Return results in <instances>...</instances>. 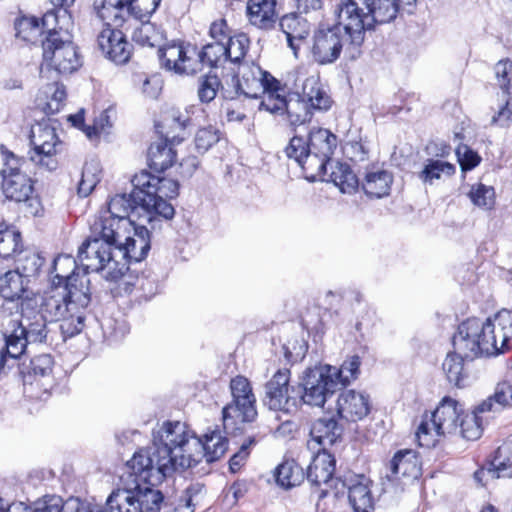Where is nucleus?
Here are the masks:
<instances>
[{"label":"nucleus","mask_w":512,"mask_h":512,"mask_svg":"<svg viewBox=\"0 0 512 512\" xmlns=\"http://www.w3.org/2000/svg\"><path fill=\"white\" fill-rule=\"evenodd\" d=\"M328 167L331 172H327L324 178H320L321 180L333 182L343 193L351 194L357 190L359 180L349 165L340 162L334 163L332 161L331 165H328Z\"/></svg>","instance_id":"obj_36"},{"label":"nucleus","mask_w":512,"mask_h":512,"mask_svg":"<svg viewBox=\"0 0 512 512\" xmlns=\"http://www.w3.org/2000/svg\"><path fill=\"white\" fill-rule=\"evenodd\" d=\"M287 158L294 160L308 175L309 145L307 138L293 136L284 149Z\"/></svg>","instance_id":"obj_45"},{"label":"nucleus","mask_w":512,"mask_h":512,"mask_svg":"<svg viewBox=\"0 0 512 512\" xmlns=\"http://www.w3.org/2000/svg\"><path fill=\"white\" fill-rule=\"evenodd\" d=\"M505 447H499L495 457L486 467H482L474 473V479L477 483L485 486L490 480L506 478L511 476V462L504 456Z\"/></svg>","instance_id":"obj_34"},{"label":"nucleus","mask_w":512,"mask_h":512,"mask_svg":"<svg viewBox=\"0 0 512 512\" xmlns=\"http://www.w3.org/2000/svg\"><path fill=\"white\" fill-rule=\"evenodd\" d=\"M281 31L286 35L288 46L295 52L299 48L297 42L306 39L310 32V24L301 15L290 13L279 16L278 23Z\"/></svg>","instance_id":"obj_33"},{"label":"nucleus","mask_w":512,"mask_h":512,"mask_svg":"<svg viewBox=\"0 0 512 512\" xmlns=\"http://www.w3.org/2000/svg\"><path fill=\"white\" fill-rule=\"evenodd\" d=\"M348 498L355 512H371L374 509L371 493L372 481L365 475H356L347 480Z\"/></svg>","instance_id":"obj_31"},{"label":"nucleus","mask_w":512,"mask_h":512,"mask_svg":"<svg viewBox=\"0 0 512 512\" xmlns=\"http://www.w3.org/2000/svg\"><path fill=\"white\" fill-rule=\"evenodd\" d=\"M232 401L222 410L225 425L252 422L257 416L256 397L249 380L238 375L230 381Z\"/></svg>","instance_id":"obj_13"},{"label":"nucleus","mask_w":512,"mask_h":512,"mask_svg":"<svg viewBox=\"0 0 512 512\" xmlns=\"http://www.w3.org/2000/svg\"><path fill=\"white\" fill-rule=\"evenodd\" d=\"M129 278L130 276L127 275V272H125V277L118 280L120 281V286H124L123 289L125 290V292H131L132 289L130 288V286H133L140 288L148 296H152L155 294L156 285L154 281H149L144 276H137L135 282L132 283L129 280Z\"/></svg>","instance_id":"obj_60"},{"label":"nucleus","mask_w":512,"mask_h":512,"mask_svg":"<svg viewBox=\"0 0 512 512\" xmlns=\"http://www.w3.org/2000/svg\"><path fill=\"white\" fill-rule=\"evenodd\" d=\"M77 260L70 255H59L53 261V269H60L52 279L51 288L42 297L38 312L49 322L74 320L75 330L81 331L85 319L83 311L91 301L88 280L75 273Z\"/></svg>","instance_id":"obj_2"},{"label":"nucleus","mask_w":512,"mask_h":512,"mask_svg":"<svg viewBox=\"0 0 512 512\" xmlns=\"http://www.w3.org/2000/svg\"><path fill=\"white\" fill-rule=\"evenodd\" d=\"M220 139L219 131L213 126L201 128L195 135V147L200 153H205Z\"/></svg>","instance_id":"obj_57"},{"label":"nucleus","mask_w":512,"mask_h":512,"mask_svg":"<svg viewBox=\"0 0 512 512\" xmlns=\"http://www.w3.org/2000/svg\"><path fill=\"white\" fill-rule=\"evenodd\" d=\"M228 449V441L218 430L206 433L201 439L200 459L204 457L207 462L220 459Z\"/></svg>","instance_id":"obj_39"},{"label":"nucleus","mask_w":512,"mask_h":512,"mask_svg":"<svg viewBox=\"0 0 512 512\" xmlns=\"http://www.w3.org/2000/svg\"><path fill=\"white\" fill-rule=\"evenodd\" d=\"M15 261L17 263V269L15 271H19L26 280H28L29 277L38 275L44 264V258L34 251L21 250L15 257Z\"/></svg>","instance_id":"obj_46"},{"label":"nucleus","mask_w":512,"mask_h":512,"mask_svg":"<svg viewBox=\"0 0 512 512\" xmlns=\"http://www.w3.org/2000/svg\"><path fill=\"white\" fill-rule=\"evenodd\" d=\"M309 159L308 179L316 180L327 175L328 165H331L332 156L338 146V138L325 128H313L308 136Z\"/></svg>","instance_id":"obj_14"},{"label":"nucleus","mask_w":512,"mask_h":512,"mask_svg":"<svg viewBox=\"0 0 512 512\" xmlns=\"http://www.w3.org/2000/svg\"><path fill=\"white\" fill-rule=\"evenodd\" d=\"M146 221L132 223L130 229H118L113 231L116 251L121 263L126 266L132 262H140L145 259L151 248V238Z\"/></svg>","instance_id":"obj_15"},{"label":"nucleus","mask_w":512,"mask_h":512,"mask_svg":"<svg viewBox=\"0 0 512 512\" xmlns=\"http://www.w3.org/2000/svg\"><path fill=\"white\" fill-rule=\"evenodd\" d=\"M337 386L330 375L326 373L323 365L309 368L305 372L300 391V403L310 406L322 407L327 397L335 392Z\"/></svg>","instance_id":"obj_19"},{"label":"nucleus","mask_w":512,"mask_h":512,"mask_svg":"<svg viewBox=\"0 0 512 512\" xmlns=\"http://www.w3.org/2000/svg\"><path fill=\"white\" fill-rule=\"evenodd\" d=\"M512 71V61L509 59L500 60L495 66L496 77L498 78L500 88L503 94L509 96L510 79L509 73Z\"/></svg>","instance_id":"obj_61"},{"label":"nucleus","mask_w":512,"mask_h":512,"mask_svg":"<svg viewBox=\"0 0 512 512\" xmlns=\"http://www.w3.org/2000/svg\"><path fill=\"white\" fill-rule=\"evenodd\" d=\"M392 182L393 176L388 171L371 169L365 172L361 185L369 197L382 198L389 194Z\"/></svg>","instance_id":"obj_35"},{"label":"nucleus","mask_w":512,"mask_h":512,"mask_svg":"<svg viewBox=\"0 0 512 512\" xmlns=\"http://www.w3.org/2000/svg\"><path fill=\"white\" fill-rule=\"evenodd\" d=\"M102 53L112 62L126 64L132 55L133 45L119 29L104 28L98 36Z\"/></svg>","instance_id":"obj_23"},{"label":"nucleus","mask_w":512,"mask_h":512,"mask_svg":"<svg viewBox=\"0 0 512 512\" xmlns=\"http://www.w3.org/2000/svg\"><path fill=\"white\" fill-rule=\"evenodd\" d=\"M28 282L19 271H7L0 277V295L9 301L22 299Z\"/></svg>","instance_id":"obj_38"},{"label":"nucleus","mask_w":512,"mask_h":512,"mask_svg":"<svg viewBox=\"0 0 512 512\" xmlns=\"http://www.w3.org/2000/svg\"><path fill=\"white\" fill-rule=\"evenodd\" d=\"M481 413L478 408L470 413L461 415L459 420V432L458 435L467 440H477L482 434Z\"/></svg>","instance_id":"obj_49"},{"label":"nucleus","mask_w":512,"mask_h":512,"mask_svg":"<svg viewBox=\"0 0 512 512\" xmlns=\"http://www.w3.org/2000/svg\"><path fill=\"white\" fill-rule=\"evenodd\" d=\"M264 95L259 103V111H266L274 116H284L287 110V98L280 91L262 92Z\"/></svg>","instance_id":"obj_50"},{"label":"nucleus","mask_w":512,"mask_h":512,"mask_svg":"<svg viewBox=\"0 0 512 512\" xmlns=\"http://www.w3.org/2000/svg\"><path fill=\"white\" fill-rule=\"evenodd\" d=\"M466 358L462 354H447L442 368L448 381L455 386H461L463 379L466 376L465 362Z\"/></svg>","instance_id":"obj_47"},{"label":"nucleus","mask_w":512,"mask_h":512,"mask_svg":"<svg viewBox=\"0 0 512 512\" xmlns=\"http://www.w3.org/2000/svg\"><path fill=\"white\" fill-rule=\"evenodd\" d=\"M498 328H500L498 326ZM454 352H504L500 329L491 318L485 321L472 317L462 321L452 337Z\"/></svg>","instance_id":"obj_9"},{"label":"nucleus","mask_w":512,"mask_h":512,"mask_svg":"<svg viewBox=\"0 0 512 512\" xmlns=\"http://www.w3.org/2000/svg\"><path fill=\"white\" fill-rule=\"evenodd\" d=\"M370 411L369 396L356 391H343L337 399V413L340 418L356 422L365 418Z\"/></svg>","instance_id":"obj_28"},{"label":"nucleus","mask_w":512,"mask_h":512,"mask_svg":"<svg viewBox=\"0 0 512 512\" xmlns=\"http://www.w3.org/2000/svg\"><path fill=\"white\" fill-rule=\"evenodd\" d=\"M144 194L140 187L133 186L131 193L116 194L108 202V210L103 212L95 221L94 229L98 232H110L130 229L132 223L146 221L154 228V221L148 207L151 199Z\"/></svg>","instance_id":"obj_6"},{"label":"nucleus","mask_w":512,"mask_h":512,"mask_svg":"<svg viewBox=\"0 0 512 512\" xmlns=\"http://www.w3.org/2000/svg\"><path fill=\"white\" fill-rule=\"evenodd\" d=\"M221 81L216 75H206L201 77L198 87V97L202 103H209L215 99Z\"/></svg>","instance_id":"obj_55"},{"label":"nucleus","mask_w":512,"mask_h":512,"mask_svg":"<svg viewBox=\"0 0 512 512\" xmlns=\"http://www.w3.org/2000/svg\"><path fill=\"white\" fill-rule=\"evenodd\" d=\"M22 250L21 234L14 227L0 225V257H16Z\"/></svg>","instance_id":"obj_44"},{"label":"nucleus","mask_w":512,"mask_h":512,"mask_svg":"<svg viewBox=\"0 0 512 512\" xmlns=\"http://www.w3.org/2000/svg\"><path fill=\"white\" fill-rule=\"evenodd\" d=\"M132 185L140 187L144 194H147L146 198L151 199L148 207L154 223L159 218L170 220L174 217L175 209L166 199H173L178 196V181L142 171L133 177Z\"/></svg>","instance_id":"obj_11"},{"label":"nucleus","mask_w":512,"mask_h":512,"mask_svg":"<svg viewBox=\"0 0 512 512\" xmlns=\"http://www.w3.org/2000/svg\"><path fill=\"white\" fill-rule=\"evenodd\" d=\"M48 92H51L50 100L46 104L45 111L47 114H55L60 111L66 99V89L63 84L55 82L48 86Z\"/></svg>","instance_id":"obj_58"},{"label":"nucleus","mask_w":512,"mask_h":512,"mask_svg":"<svg viewBox=\"0 0 512 512\" xmlns=\"http://www.w3.org/2000/svg\"><path fill=\"white\" fill-rule=\"evenodd\" d=\"M332 104L333 100L319 77L297 78L295 91L287 99L284 116L295 127L309 122L314 111H328Z\"/></svg>","instance_id":"obj_7"},{"label":"nucleus","mask_w":512,"mask_h":512,"mask_svg":"<svg viewBox=\"0 0 512 512\" xmlns=\"http://www.w3.org/2000/svg\"><path fill=\"white\" fill-rule=\"evenodd\" d=\"M495 321L500 327L501 345L507 350L512 349L510 341L512 340V311L502 309L495 315Z\"/></svg>","instance_id":"obj_56"},{"label":"nucleus","mask_w":512,"mask_h":512,"mask_svg":"<svg viewBox=\"0 0 512 512\" xmlns=\"http://www.w3.org/2000/svg\"><path fill=\"white\" fill-rule=\"evenodd\" d=\"M22 306L24 303L22 302ZM49 322L38 311H25L22 307L21 321H15L13 331L8 334L4 349H15L25 352L28 344L42 343L46 340V324Z\"/></svg>","instance_id":"obj_16"},{"label":"nucleus","mask_w":512,"mask_h":512,"mask_svg":"<svg viewBox=\"0 0 512 512\" xmlns=\"http://www.w3.org/2000/svg\"><path fill=\"white\" fill-rule=\"evenodd\" d=\"M455 171V166L449 162L430 159L423 170L418 174V177L424 183L432 184L433 181L439 179L442 174L451 176Z\"/></svg>","instance_id":"obj_48"},{"label":"nucleus","mask_w":512,"mask_h":512,"mask_svg":"<svg viewBox=\"0 0 512 512\" xmlns=\"http://www.w3.org/2000/svg\"><path fill=\"white\" fill-rule=\"evenodd\" d=\"M275 477L278 485L290 489L301 484L304 472L294 460H286L277 466Z\"/></svg>","instance_id":"obj_43"},{"label":"nucleus","mask_w":512,"mask_h":512,"mask_svg":"<svg viewBox=\"0 0 512 512\" xmlns=\"http://www.w3.org/2000/svg\"><path fill=\"white\" fill-rule=\"evenodd\" d=\"M353 4L343 6L339 1L335 13L337 22L331 27H320L313 37L312 55L322 65L334 63L343 53L347 60L358 59L363 50L365 35Z\"/></svg>","instance_id":"obj_3"},{"label":"nucleus","mask_w":512,"mask_h":512,"mask_svg":"<svg viewBox=\"0 0 512 512\" xmlns=\"http://www.w3.org/2000/svg\"><path fill=\"white\" fill-rule=\"evenodd\" d=\"M226 60L234 64L239 63L245 57L249 49V39L245 34L232 36L225 44Z\"/></svg>","instance_id":"obj_52"},{"label":"nucleus","mask_w":512,"mask_h":512,"mask_svg":"<svg viewBox=\"0 0 512 512\" xmlns=\"http://www.w3.org/2000/svg\"><path fill=\"white\" fill-rule=\"evenodd\" d=\"M290 371L278 370L266 384V398L270 409L295 411L300 404V391L289 386Z\"/></svg>","instance_id":"obj_21"},{"label":"nucleus","mask_w":512,"mask_h":512,"mask_svg":"<svg viewBox=\"0 0 512 512\" xmlns=\"http://www.w3.org/2000/svg\"><path fill=\"white\" fill-rule=\"evenodd\" d=\"M5 155V168L0 172L1 189L5 198L19 204L24 213L39 216L42 204L35 193L32 179L20 170V159L12 152H6Z\"/></svg>","instance_id":"obj_8"},{"label":"nucleus","mask_w":512,"mask_h":512,"mask_svg":"<svg viewBox=\"0 0 512 512\" xmlns=\"http://www.w3.org/2000/svg\"><path fill=\"white\" fill-rule=\"evenodd\" d=\"M456 155L463 171H470L477 167L481 162L479 154L464 144L457 147Z\"/></svg>","instance_id":"obj_59"},{"label":"nucleus","mask_w":512,"mask_h":512,"mask_svg":"<svg viewBox=\"0 0 512 512\" xmlns=\"http://www.w3.org/2000/svg\"><path fill=\"white\" fill-rule=\"evenodd\" d=\"M343 6L353 4L363 32L373 30L376 24L394 20L400 5L398 0H340Z\"/></svg>","instance_id":"obj_18"},{"label":"nucleus","mask_w":512,"mask_h":512,"mask_svg":"<svg viewBox=\"0 0 512 512\" xmlns=\"http://www.w3.org/2000/svg\"><path fill=\"white\" fill-rule=\"evenodd\" d=\"M390 480L405 479L407 481L417 480L422 474V463L419 455L412 449L399 450L389 462Z\"/></svg>","instance_id":"obj_26"},{"label":"nucleus","mask_w":512,"mask_h":512,"mask_svg":"<svg viewBox=\"0 0 512 512\" xmlns=\"http://www.w3.org/2000/svg\"><path fill=\"white\" fill-rule=\"evenodd\" d=\"M360 364V358L355 354L344 361L340 367L328 364L323 365V367L338 388L340 386H346L357 379L360 373Z\"/></svg>","instance_id":"obj_37"},{"label":"nucleus","mask_w":512,"mask_h":512,"mask_svg":"<svg viewBox=\"0 0 512 512\" xmlns=\"http://www.w3.org/2000/svg\"><path fill=\"white\" fill-rule=\"evenodd\" d=\"M301 322L303 327L309 332L319 334L323 333L324 331V324L320 318L319 308H314L311 311H307L306 314L302 317Z\"/></svg>","instance_id":"obj_63"},{"label":"nucleus","mask_w":512,"mask_h":512,"mask_svg":"<svg viewBox=\"0 0 512 512\" xmlns=\"http://www.w3.org/2000/svg\"><path fill=\"white\" fill-rule=\"evenodd\" d=\"M155 128L157 133L162 134L159 130V124H156ZM182 140V138L175 136L169 138L167 135H161L159 141L152 143L148 149V162L150 169L154 172L161 173L171 167L176 158V152L173 149V146L181 143Z\"/></svg>","instance_id":"obj_25"},{"label":"nucleus","mask_w":512,"mask_h":512,"mask_svg":"<svg viewBox=\"0 0 512 512\" xmlns=\"http://www.w3.org/2000/svg\"><path fill=\"white\" fill-rule=\"evenodd\" d=\"M67 500L65 502L58 496H49L38 501L33 512H67Z\"/></svg>","instance_id":"obj_62"},{"label":"nucleus","mask_w":512,"mask_h":512,"mask_svg":"<svg viewBox=\"0 0 512 512\" xmlns=\"http://www.w3.org/2000/svg\"><path fill=\"white\" fill-rule=\"evenodd\" d=\"M462 406L451 397H444L434 412L422 420L416 437L420 446L434 447L441 438L457 436Z\"/></svg>","instance_id":"obj_10"},{"label":"nucleus","mask_w":512,"mask_h":512,"mask_svg":"<svg viewBox=\"0 0 512 512\" xmlns=\"http://www.w3.org/2000/svg\"><path fill=\"white\" fill-rule=\"evenodd\" d=\"M201 439L182 422L166 421L152 433V445L134 453L127 465L142 482L156 485L200 461Z\"/></svg>","instance_id":"obj_1"},{"label":"nucleus","mask_w":512,"mask_h":512,"mask_svg":"<svg viewBox=\"0 0 512 512\" xmlns=\"http://www.w3.org/2000/svg\"><path fill=\"white\" fill-rule=\"evenodd\" d=\"M313 458L307 468V480L313 485L327 483L335 471V459L326 449L312 451Z\"/></svg>","instance_id":"obj_32"},{"label":"nucleus","mask_w":512,"mask_h":512,"mask_svg":"<svg viewBox=\"0 0 512 512\" xmlns=\"http://www.w3.org/2000/svg\"><path fill=\"white\" fill-rule=\"evenodd\" d=\"M53 360L51 354H35L30 360V370L24 374L23 384L24 392L31 398H41L43 393L47 392L45 388L43 392L40 388L44 385L38 376L44 378L51 372Z\"/></svg>","instance_id":"obj_29"},{"label":"nucleus","mask_w":512,"mask_h":512,"mask_svg":"<svg viewBox=\"0 0 512 512\" xmlns=\"http://www.w3.org/2000/svg\"><path fill=\"white\" fill-rule=\"evenodd\" d=\"M16 36L29 40L34 33L39 32L46 36L45 29L42 27V18L35 16H24L15 22Z\"/></svg>","instance_id":"obj_53"},{"label":"nucleus","mask_w":512,"mask_h":512,"mask_svg":"<svg viewBox=\"0 0 512 512\" xmlns=\"http://www.w3.org/2000/svg\"><path fill=\"white\" fill-rule=\"evenodd\" d=\"M280 10L279 0H247L246 18L254 28L271 31L278 23Z\"/></svg>","instance_id":"obj_22"},{"label":"nucleus","mask_w":512,"mask_h":512,"mask_svg":"<svg viewBox=\"0 0 512 512\" xmlns=\"http://www.w3.org/2000/svg\"><path fill=\"white\" fill-rule=\"evenodd\" d=\"M133 40L141 46L160 48L166 41V34L160 26L147 21L134 30Z\"/></svg>","instance_id":"obj_41"},{"label":"nucleus","mask_w":512,"mask_h":512,"mask_svg":"<svg viewBox=\"0 0 512 512\" xmlns=\"http://www.w3.org/2000/svg\"><path fill=\"white\" fill-rule=\"evenodd\" d=\"M100 168L97 162L85 163L81 180L78 184V194L87 197L100 181Z\"/></svg>","instance_id":"obj_51"},{"label":"nucleus","mask_w":512,"mask_h":512,"mask_svg":"<svg viewBox=\"0 0 512 512\" xmlns=\"http://www.w3.org/2000/svg\"><path fill=\"white\" fill-rule=\"evenodd\" d=\"M30 143V160L49 171L55 170L58 164L55 159L56 147L60 144L55 128L46 123L34 125L30 132Z\"/></svg>","instance_id":"obj_17"},{"label":"nucleus","mask_w":512,"mask_h":512,"mask_svg":"<svg viewBox=\"0 0 512 512\" xmlns=\"http://www.w3.org/2000/svg\"><path fill=\"white\" fill-rule=\"evenodd\" d=\"M342 429L337 421L332 417L319 418L313 422L310 436L307 442V449L314 451L317 449H326L340 438Z\"/></svg>","instance_id":"obj_30"},{"label":"nucleus","mask_w":512,"mask_h":512,"mask_svg":"<svg viewBox=\"0 0 512 512\" xmlns=\"http://www.w3.org/2000/svg\"><path fill=\"white\" fill-rule=\"evenodd\" d=\"M161 68L178 75L197 73V47L191 44L162 45L157 50Z\"/></svg>","instance_id":"obj_20"},{"label":"nucleus","mask_w":512,"mask_h":512,"mask_svg":"<svg viewBox=\"0 0 512 512\" xmlns=\"http://www.w3.org/2000/svg\"><path fill=\"white\" fill-rule=\"evenodd\" d=\"M116 244L113 232L109 230L98 232L91 225V235L81 244L78 249L77 260L86 273L105 271V278L117 282L125 277L129 271L126 263L118 259Z\"/></svg>","instance_id":"obj_5"},{"label":"nucleus","mask_w":512,"mask_h":512,"mask_svg":"<svg viewBox=\"0 0 512 512\" xmlns=\"http://www.w3.org/2000/svg\"><path fill=\"white\" fill-rule=\"evenodd\" d=\"M195 60L198 64L197 72L200 71L204 65L210 68L222 66L227 62L225 44L221 42H211L204 45L201 50L197 49V58Z\"/></svg>","instance_id":"obj_42"},{"label":"nucleus","mask_w":512,"mask_h":512,"mask_svg":"<svg viewBox=\"0 0 512 512\" xmlns=\"http://www.w3.org/2000/svg\"><path fill=\"white\" fill-rule=\"evenodd\" d=\"M506 407H512V382L509 380L497 383L494 394L483 401L478 406V410L496 412Z\"/></svg>","instance_id":"obj_40"},{"label":"nucleus","mask_w":512,"mask_h":512,"mask_svg":"<svg viewBox=\"0 0 512 512\" xmlns=\"http://www.w3.org/2000/svg\"><path fill=\"white\" fill-rule=\"evenodd\" d=\"M262 68L255 63H243L239 66L238 72L233 76L235 96H245L247 98H258L263 91Z\"/></svg>","instance_id":"obj_27"},{"label":"nucleus","mask_w":512,"mask_h":512,"mask_svg":"<svg viewBox=\"0 0 512 512\" xmlns=\"http://www.w3.org/2000/svg\"><path fill=\"white\" fill-rule=\"evenodd\" d=\"M136 0H95L93 8L106 28L118 29L125 22V16L129 14V8ZM162 0H151L154 13Z\"/></svg>","instance_id":"obj_24"},{"label":"nucleus","mask_w":512,"mask_h":512,"mask_svg":"<svg viewBox=\"0 0 512 512\" xmlns=\"http://www.w3.org/2000/svg\"><path fill=\"white\" fill-rule=\"evenodd\" d=\"M148 482L137 478L134 486L117 488L107 498L112 512H159L163 502L162 493Z\"/></svg>","instance_id":"obj_12"},{"label":"nucleus","mask_w":512,"mask_h":512,"mask_svg":"<svg viewBox=\"0 0 512 512\" xmlns=\"http://www.w3.org/2000/svg\"><path fill=\"white\" fill-rule=\"evenodd\" d=\"M209 35L214 42H221L223 44H226V42L232 37L231 30L229 29L225 19L214 21L210 25Z\"/></svg>","instance_id":"obj_64"},{"label":"nucleus","mask_w":512,"mask_h":512,"mask_svg":"<svg viewBox=\"0 0 512 512\" xmlns=\"http://www.w3.org/2000/svg\"><path fill=\"white\" fill-rule=\"evenodd\" d=\"M72 19L64 9L49 10L42 16L46 36L42 39L43 65L58 74H71L81 65V57L70 32Z\"/></svg>","instance_id":"obj_4"},{"label":"nucleus","mask_w":512,"mask_h":512,"mask_svg":"<svg viewBox=\"0 0 512 512\" xmlns=\"http://www.w3.org/2000/svg\"><path fill=\"white\" fill-rule=\"evenodd\" d=\"M469 198L474 205L490 210L495 204V191L493 187L480 183L471 188Z\"/></svg>","instance_id":"obj_54"}]
</instances>
